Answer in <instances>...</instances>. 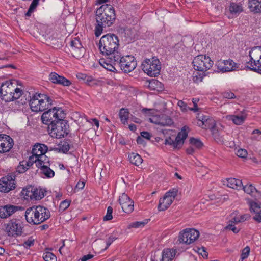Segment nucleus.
<instances>
[{"instance_id": "62", "label": "nucleus", "mask_w": 261, "mask_h": 261, "mask_svg": "<svg viewBox=\"0 0 261 261\" xmlns=\"http://www.w3.org/2000/svg\"><path fill=\"white\" fill-rule=\"evenodd\" d=\"M140 135H141V137H142V138H144L147 140L150 139L151 135H150V133L148 132H145V131L142 132H141Z\"/></svg>"}, {"instance_id": "5", "label": "nucleus", "mask_w": 261, "mask_h": 261, "mask_svg": "<svg viewBox=\"0 0 261 261\" xmlns=\"http://www.w3.org/2000/svg\"><path fill=\"white\" fill-rule=\"evenodd\" d=\"M112 63L115 65L124 70L126 73H128L133 71L136 67L137 63L134 61V58L131 56H126L125 57H121V55L117 53L116 55H114L113 58H111Z\"/></svg>"}, {"instance_id": "39", "label": "nucleus", "mask_w": 261, "mask_h": 261, "mask_svg": "<svg viewBox=\"0 0 261 261\" xmlns=\"http://www.w3.org/2000/svg\"><path fill=\"white\" fill-rule=\"evenodd\" d=\"M124 37L126 41L128 42L132 41L134 39V33L133 30L130 28H126L124 29L123 32Z\"/></svg>"}, {"instance_id": "15", "label": "nucleus", "mask_w": 261, "mask_h": 261, "mask_svg": "<svg viewBox=\"0 0 261 261\" xmlns=\"http://www.w3.org/2000/svg\"><path fill=\"white\" fill-rule=\"evenodd\" d=\"M218 69L222 72H229L237 69V64L231 59L219 61L216 63Z\"/></svg>"}, {"instance_id": "53", "label": "nucleus", "mask_w": 261, "mask_h": 261, "mask_svg": "<svg viewBox=\"0 0 261 261\" xmlns=\"http://www.w3.org/2000/svg\"><path fill=\"white\" fill-rule=\"evenodd\" d=\"M172 137H174L173 136H169V137L165 139V144L166 145H169L172 146L174 148L175 146V142H174V138H172Z\"/></svg>"}, {"instance_id": "41", "label": "nucleus", "mask_w": 261, "mask_h": 261, "mask_svg": "<svg viewBox=\"0 0 261 261\" xmlns=\"http://www.w3.org/2000/svg\"><path fill=\"white\" fill-rule=\"evenodd\" d=\"M33 196L32 197V200H40L44 197V194L42 189H38L37 188H34V190L33 191Z\"/></svg>"}, {"instance_id": "42", "label": "nucleus", "mask_w": 261, "mask_h": 261, "mask_svg": "<svg viewBox=\"0 0 261 261\" xmlns=\"http://www.w3.org/2000/svg\"><path fill=\"white\" fill-rule=\"evenodd\" d=\"M41 171V173L47 177H52L55 174L54 171L48 167L47 164Z\"/></svg>"}, {"instance_id": "3", "label": "nucleus", "mask_w": 261, "mask_h": 261, "mask_svg": "<svg viewBox=\"0 0 261 261\" xmlns=\"http://www.w3.org/2000/svg\"><path fill=\"white\" fill-rule=\"evenodd\" d=\"M50 217L49 211L46 207L40 205L33 206L27 209L25 217L30 224L38 225Z\"/></svg>"}, {"instance_id": "6", "label": "nucleus", "mask_w": 261, "mask_h": 261, "mask_svg": "<svg viewBox=\"0 0 261 261\" xmlns=\"http://www.w3.org/2000/svg\"><path fill=\"white\" fill-rule=\"evenodd\" d=\"M65 113L61 108L54 107L44 112L41 116V120L43 124L48 125V129L60 118H65Z\"/></svg>"}, {"instance_id": "25", "label": "nucleus", "mask_w": 261, "mask_h": 261, "mask_svg": "<svg viewBox=\"0 0 261 261\" xmlns=\"http://www.w3.org/2000/svg\"><path fill=\"white\" fill-rule=\"evenodd\" d=\"M248 7L251 12L254 13L261 12V1L249 0Z\"/></svg>"}, {"instance_id": "46", "label": "nucleus", "mask_w": 261, "mask_h": 261, "mask_svg": "<svg viewBox=\"0 0 261 261\" xmlns=\"http://www.w3.org/2000/svg\"><path fill=\"white\" fill-rule=\"evenodd\" d=\"M189 141L191 144L194 145L197 148H200L203 146V143L199 139L191 138Z\"/></svg>"}, {"instance_id": "7", "label": "nucleus", "mask_w": 261, "mask_h": 261, "mask_svg": "<svg viewBox=\"0 0 261 261\" xmlns=\"http://www.w3.org/2000/svg\"><path fill=\"white\" fill-rule=\"evenodd\" d=\"M141 66L144 72L150 76H157L160 73L161 64L156 57L144 60Z\"/></svg>"}, {"instance_id": "63", "label": "nucleus", "mask_w": 261, "mask_h": 261, "mask_svg": "<svg viewBox=\"0 0 261 261\" xmlns=\"http://www.w3.org/2000/svg\"><path fill=\"white\" fill-rule=\"evenodd\" d=\"M198 252L199 254H201L204 258L207 257L208 254L205 250L204 248L202 247V248H199Z\"/></svg>"}, {"instance_id": "64", "label": "nucleus", "mask_w": 261, "mask_h": 261, "mask_svg": "<svg viewBox=\"0 0 261 261\" xmlns=\"http://www.w3.org/2000/svg\"><path fill=\"white\" fill-rule=\"evenodd\" d=\"M39 0H33L29 7L31 9L35 10L39 4Z\"/></svg>"}, {"instance_id": "58", "label": "nucleus", "mask_w": 261, "mask_h": 261, "mask_svg": "<svg viewBox=\"0 0 261 261\" xmlns=\"http://www.w3.org/2000/svg\"><path fill=\"white\" fill-rule=\"evenodd\" d=\"M27 170V167L25 166V165L24 164H21V163L17 168V171L19 173H24Z\"/></svg>"}, {"instance_id": "56", "label": "nucleus", "mask_w": 261, "mask_h": 261, "mask_svg": "<svg viewBox=\"0 0 261 261\" xmlns=\"http://www.w3.org/2000/svg\"><path fill=\"white\" fill-rule=\"evenodd\" d=\"M117 239V238L115 236H113V235H111L109 237L108 239L106 241L107 246L105 248V250H106L108 247L110 246V245L112 243L113 241L116 240Z\"/></svg>"}, {"instance_id": "60", "label": "nucleus", "mask_w": 261, "mask_h": 261, "mask_svg": "<svg viewBox=\"0 0 261 261\" xmlns=\"http://www.w3.org/2000/svg\"><path fill=\"white\" fill-rule=\"evenodd\" d=\"M250 215L248 214H244L241 216H239L240 222H244L246 220H248L250 218Z\"/></svg>"}, {"instance_id": "4", "label": "nucleus", "mask_w": 261, "mask_h": 261, "mask_svg": "<svg viewBox=\"0 0 261 261\" xmlns=\"http://www.w3.org/2000/svg\"><path fill=\"white\" fill-rule=\"evenodd\" d=\"M16 81L10 80L1 84L0 96L3 100L5 102L14 101L19 98L22 95V90L16 87Z\"/></svg>"}, {"instance_id": "35", "label": "nucleus", "mask_w": 261, "mask_h": 261, "mask_svg": "<svg viewBox=\"0 0 261 261\" xmlns=\"http://www.w3.org/2000/svg\"><path fill=\"white\" fill-rule=\"evenodd\" d=\"M129 159L133 164L137 166L140 165L143 161V160L140 155L134 153H132L129 155Z\"/></svg>"}, {"instance_id": "12", "label": "nucleus", "mask_w": 261, "mask_h": 261, "mask_svg": "<svg viewBox=\"0 0 261 261\" xmlns=\"http://www.w3.org/2000/svg\"><path fill=\"white\" fill-rule=\"evenodd\" d=\"M22 223L19 220L12 219L7 224L6 231L9 236H18L23 231Z\"/></svg>"}, {"instance_id": "18", "label": "nucleus", "mask_w": 261, "mask_h": 261, "mask_svg": "<svg viewBox=\"0 0 261 261\" xmlns=\"http://www.w3.org/2000/svg\"><path fill=\"white\" fill-rule=\"evenodd\" d=\"M49 80L54 84H59L63 86H69L72 84L70 80L54 72L50 73Z\"/></svg>"}, {"instance_id": "21", "label": "nucleus", "mask_w": 261, "mask_h": 261, "mask_svg": "<svg viewBox=\"0 0 261 261\" xmlns=\"http://www.w3.org/2000/svg\"><path fill=\"white\" fill-rule=\"evenodd\" d=\"M38 96L41 98L39 105L40 107V111H43L48 109L53 105V100L47 95L38 94Z\"/></svg>"}, {"instance_id": "50", "label": "nucleus", "mask_w": 261, "mask_h": 261, "mask_svg": "<svg viewBox=\"0 0 261 261\" xmlns=\"http://www.w3.org/2000/svg\"><path fill=\"white\" fill-rule=\"evenodd\" d=\"M250 248L248 246L246 247L243 249L241 255V258L242 260L248 257L250 253Z\"/></svg>"}, {"instance_id": "27", "label": "nucleus", "mask_w": 261, "mask_h": 261, "mask_svg": "<svg viewBox=\"0 0 261 261\" xmlns=\"http://www.w3.org/2000/svg\"><path fill=\"white\" fill-rule=\"evenodd\" d=\"M260 60V59H258V60L256 59L250 60L247 63V65L245 66V67L255 72L261 73V71H258L257 70H255V68L257 69V68H259L260 65H261Z\"/></svg>"}, {"instance_id": "61", "label": "nucleus", "mask_w": 261, "mask_h": 261, "mask_svg": "<svg viewBox=\"0 0 261 261\" xmlns=\"http://www.w3.org/2000/svg\"><path fill=\"white\" fill-rule=\"evenodd\" d=\"M177 105L179 107H180L182 111H186L187 110V105L183 101L179 100Z\"/></svg>"}, {"instance_id": "8", "label": "nucleus", "mask_w": 261, "mask_h": 261, "mask_svg": "<svg viewBox=\"0 0 261 261\" xmlns=\"http://www.w3.org/2000/svg\"><path fill=\"white\" fill-rule=\"evenodd\" d=\"M64 118H60L50 127V134L53 137L61 138L66 136L69 132V125Z\"/></svg>"}, {"instance_id": "38", "label": "nucleus", "mask_w": 261, "mask_h": 261, "mask_svg": "<svg viewBox=\"0 0 261 261\" xmlns=\"http://www.w3.org/2000/svg\"><path fill=\"white\" fill-rule=\"evenodd\" d=\"M43 158H45V160H46V156L35 157V160L36 166L40 168L41 170L46 165V162L43 160Z\"/></svg>"}, {"instance_id": "49", "label": "nucleus", "mask_w": 261, "mask_h": 261, "mask_svg": "<svg viewBox=\"0 0 261 261\" xmlns=\"http://www.w3.org/2000/svg\"><path fill=\"white\" fill-rule=\"evenodd\" d=\"M70 201L65 200L61 202L59 206V211L63 212L70 205Z\"/></svg>"}, {"instance_id": "44", "label": "nucleus", "mask_w": 261, "mask_h": 261, "mask_svg": "<svg viewBox=\"0 0 261 261\" xmlns=\"http://www.w3.org/2000/svg\"><path fill=\"white\" fill-rule=\"evenodd\" d=\"M43 258L45 261H57L56 256L53 253L49 252L43 254Z\"/></svg>"}, {"instance_id": "51", "label": "nucleus", "mask_w": 261, "mask_h": 261, "mask_svg": "<svg viewBox=\"0 0 261 261\" xmlns=\"http://www.w3.org/2000/svg\"><path fill=\"white\" fill-rule=\"evenodd\" d=\"M247 151L246 150L244 149H240L237 150L236 152V155L242 158H245L247 155Z\"/></svg>"}, {"instance_id": "45", "label": "nucleus", "mask_w": 261, "mask_h": 261, "mask_svg": "<svg viewBox=\"0 0 261 261\" xmlns=\"http://www.w3.org/2000/svg\"><path fill=\"white\" fill-rule=\"evenodd\" d=\"M215 121L212 118L210 117L207 119L206 121H204L203 126L202 127L205 129H210L213 126H215Z\"/></svg>"}, {"instance_id": "30", "label": "nucleus", "mask_w": 261, "mask_h": 261, "mask_svg": "<svg viewBox=\"0 0 261 261\" xmlns=\"http://www.w3.org/2000/svg\"><path fill=\"white\" fill-rule=\"evenodd\" d=\"M250 60L261 59V47L255 46L251 49L249 54Z\"/></svg>"}, {"instance_id": "10", "label": "nucleus", "mask_w": 261, "mask_h": 261, "mask_svg": "<svg viewBox=\"0 0 261 261\" xmlns=\"http://www.w3.org/2000/svg\"><path fill=\"white\" fill-rule=\"evenodd\" d=\"M178 189L173 188L167 192L164 196L160 199L158 205V210L159 211H164L167 209L169 206L172 203L175 197L177 196Z\"/></svg>"}, {"instance_id": "11", "label": "nucleus", "mask_w": 261, "mask_h": 261, "mask_svg": "<svg viewBox=\"0 0 261 261\" xmlns=\"http://www.w3.org/2000/svg\"><path fill=\"white\" fill-rule=\"evenodd\" d=\"M199 236V232L194 228H187L180 232L178 241L179 243L190 244Z\"/></svg>"}, {"instance_id": "52", "label": "nucleus", "mask_w": 261, "mask_h": 261, "mask_svg": "<svg viewBox=\"0 0 261 261\" xmlns=\"http://www.w3.org/2000/svg\"><path fill=\"white\" fill-rule=\"evenodd\" d=\"M34 239L32 237H30L29 239L25 241L23 244V246L26 248H29L31 246L34 245Z\"/></svg>"}, {"instance_id": "19", "label": "nucleus", "mask_w": 261, "mask_h": 261, "mask_svg": "<svg viewBox=\"0 0 261 261\" xmlns=\"http://www.w3.org/2000/svg\"><path fill=\"white\" fill-rule=\"evenodd\" d=\"M22 209V207L20 206L10 204L5 205L0 207V217L1 218H6L17 211Z\"/></svg>"}, {"instance_id": "37", "label": "nucleus", "mask_w": 261, "mask_h": 261, "mask_svg": "<svg viewBox=\"0 0 261 261\" xmlns=\"http://www.w3.org/2000/svg\"><path fill=\"white\" fill-rule=\"evenodd\" d=\"M121 121L124 124L127 122L129 117V112L127 109L122 108L120 110L119 113Z\"/></svg>"}, {"instance_id": "54", "label": "nucleus", "mask_w": 261, "mask_h": 261, "mask_svg": "<svg viewBox=\"0 0 261 261\" xmlns=\"http://www.w3.org/2000/svg\"><path fill=\"white\" fill-rule=\"evenodd\" d=\"M160 119V115L152 116L151 118H150L149 119V120L150 122H151L152 123L160 125V124H159V122L160 121V120H159Z\"/></svg>"}, {"instance_id": "32", "label": "nucleus", "mask_w": 261, "mask_h": 261, "mask_svg": "<svg viewBox=\"0 0 261 261\" xmlns=\"http://www.w3.org/2000/svg\"><path fill=\"white\" fill-rule=\"evenodd\" d=\"M160 120L159 122L160 125L161 126H170L173 124V120L168 116L165 114L160 115Z\"/></svg>"}, {"instance_id": "34", "label": "nucleus", "mask_w": 261, "mask_h": 261, "mask_svg": "<svg viewBox=\"0 0 261 261\" xmlns=\"http://www.w3.org/2000/svg\"><path fill=\"white\" fill-rule=\"evenodd\" d=\"M34 190V187L31 186H28L25 188H23L21 191L22 195L24 196V199L32 200L33 196V191Z\"/></svg>"}, {"instance_id": "17", "label": "nucleus", "mask_w": 261, "mask_h": 261, "mask_svg": "<svg viewBox=\"0 0 261 261\" xmlns=\"http://www.w3.org/2000/svg\"><path fill=\"white\" fill-rule=\"evenodd\" d=\"M249 210L254 214L253 219L258 223L261 222V203L254 201L252 200L248 201Z\"/></svg>"}, {"instance_id": "40", "label": "nucleus", "mask_w": 261, "mask_h": 261, "mask_svg": "<svg viewBox=\"0 0 261 261\" xmlns=\"http://www.w3.org/2000/svg\"><path fill=\"white\" fill-rule=\"evenodd\" d=\"M229 10L232 14L239 13L243 11L241 5L235 3H231Z\"/></svg>"}, {"instance_id": "26", "label": "nucleus", "mask_w": 261, "mask_h": 261, "mask_svg": "<svg viewBox=\"0 0 261 261\" xmlns=\"http://www.w3.org/2000/svg\"><path fill=\"white\" fill-rule=\"evenodd\" d=\"M227 186L232 189L239 190L242 189L243 184L242 181L239 179L230 178L227 180Z\"/></svg>"}, {"instance_id": "13", "label": "nucleus", "mask_w": 261, "mask_h": 261, "mask_svg": "<svg viewBox=\"0 0 261 261\" xmlns=\"http://www.w3.org/2000/svg\"><path fill=\"white\" fill-rule=\"evenodd\" d=\"M16 176L14 174L8 175L2 178V183L0 184V191L7 193L15 188V182Z\"/></svg>"}, {"instance_id": "55", "label": "nucleus", "mask_w": 261, "mask_h": 261, "mask_svg": "<svg viewBox=\"0 0 261 261\" xmlns=\"http://www.w3.org/2000/svg\"><path fill=\"white\" fill-rule=\"evenodd\" d=\"M226 229H229L232 230L234 233H237L239 232L240 229L237 228L234 224L229 223L227 226L225 227Z\"/></svg>"}, {"instance_id": "48", "label": "nucleus", "mask_w": 261, "mask_h": 261, "mask_svg": "<svg viewBox=\"0 0 261 261\" xmlns=\"http://www.w3.org/2000/svg\"><path fill=\"white\" fill-rule=\"evenodd\" d=\"M112 213L113 208L111 206H109L107 208V214L103 218V220L106 221L112 220L113 218Z\"/></svg>"}, {"instance_id": "33", "label": "nucleus", "mask_w": 261, "mask_h": 261, "mask_svg": "<svg viewBox=\"0 0 261 261\" xmlns=\"http://www.w3.org/2000/svg\"><path fill=\"white\" fill-rule=\"evenodd\" d=\"M109 61H108L110 63H108L107 61L101 60L99 61V64L103 66V68L106 69L107 70L110 71H114L116 70L115 66L113 63L112 62L111 58H113V56H109Z\"/></svg>"}, {"instance_id": "16", "label": "nucleus", "mask_w": 261, "mask_h": 261, "mask_svg": "<svg viewBox=\"0 0 261 261\" xmlns=\"http://www.w3.org/2000/svg\"><path fill=\"white\" fill-rule=\"evenodd\" d=\"M13 146V140L7 135H0V153L10 151Z\"/></svg>"}, {"instance_id": "1", "label": "nucleus", "mask_w": 261, "mask_h": 261, "mask_svg": "<svg viewBox=\"0 0 261 261\" xmlns=\"http://www.w3.org/2000/svg\"><path fill=\"white\" fill-rule=\"evenodd\" d=\"M96 24L95 28V35L99 37L102 33L103 28L112 25L116 19V14L114 8L110 5L101 6L95 12Z\"/></svg>"}, {"instance_id": "28", "label": "nucleus", "mask_w": 261, "mask_h": 261, "mask_svg": "<svg viewBox=\"0 0 261 261\" xmlns=\"http://www.w3.org/2000/svg\"><path fill=\"white\" fill-rule=\"evenodd\" d=\"M176 254L175 250L173 249H164L162 253V261H172Z\"/></svg>"}, {"instance_id": "57", "label": "nucleus", "mask_w": 261, "mask_h": 261, "mask_svg": "<svg viewBox=\"0 0 261 261\" xmlns=\"http://www.w3.org/2000/svg\"><path fill=\"white\" fill-rule=\"evenodd\" d=\"M75 42H76L77 44L78 43V42H79V43H81L80 41L79 40V39H77L76 38H74L73 40H72L70 41V50H72L73 48H76V47H79V45L76 46L75 45Z\"/></svg>"}, {"instance_id": "24", "label": "nucleus", "mask_w": 261, "mask_h": 261, "mask_svg": "<svg viewBox=\"0 0 261 261\" xmlns=\"http://www.w3.org/2000/svg\"><path fill=\"white\" fill-rule=\"evenodd\" d=\"M37 93H36L34 95L30 100V106L32 111L34 112H39L40 110V101L41 100V98L38 96Z\"/></svg>"}, {"instance_id": "14", "label": "nucleus", "mask_w": 261, "mask_h": 261, "mask_svg": "<svg viewBox=\"0 0 261 261\" xmlns=\"http://www.w3.org/2000/svg\"><path fill=\"white\" fill-rule=\"evenodd\" d=\"M119 201L124 212L129 214L134 210V202L125 193L122 194Z\"/></svg>"}, {"instance_id": "43", "label": "nucleus", "mask_w": 261, "mask_h": 261, "mask_svg": "<svg viewBox=\"0 0 261 261\" xmlns=\"http://www.w3.org/2000/svg\"><path fill=\"white\" fill-rule=\"evenodd\" d=\"M147 223L146 221H136L130 223L127 228L128 229L132 228H142Z\"/></svg>"}, {"instance_id": "9", "label": "nucleus", "mask_w": 261, "mask_h": 261, "mask_svg": "<svg viewBox=\"0 0 261 261\" xmlns=\"http://www.w3.org/2000/svg\"><path fill=\"white\" fill-rule=\"evenodd\" d=\"M192 63L196 70L205 71L210 69L213 65V61L208 56L200 55L196 56L193 60Z\"/></svg>"}, {"instance_id": "59", "label": "nucleus", "mask_w": 261, "mask_h": 261, "mask_svg": "<svg viewBox=\"0 0 261 261\" xmlns=\"http://www.w3.org/2000/svg\"><path fill=\"white\" fill-rule=\"evenodd\" d=\"M223 97L228 99H233L235 98V95L233 93L229 92H225L223 93Z\"/></svg>"}, {"instance_id": "20", "label": "nucleus", "mask_w": 261, "mask_h": 261, "mask_svg": "<svg viewBox=\"0 0 261 261\" xmlns=\"http://www.w3.org/2000/svg\"><path fill=\"white\" fill-rule=\"evenodd\" d=\"M189 127L187 126H184L181 129V131L178 133L177 136L174 139L175 146L174 148H179L181 145L184 143V140L186 139L188 136V131Z\"/></svg>"}, {"instance_id": "29", "label": "nucleus", "mask_w": 261, "mask_h": 261, "mask_svg": "<svg viewBox=\"0 0 261 261\" xmlns=\"http://www.w3.org/2000/svg\"><path fill=\"white\" fill-rule=\"evenodd\" d=\"M75 45L76 46L79 45V47H76V48H73L72 50H70V51L73 57H75L76 58H81L83 57L85 53V49L83 47L81 43H78L77 44V43L75 42Z\"/></svg>"}, {"instance_id": "31", "label": "nucleus", "mask_w": 261, "mask_h": 261, "mask_svg": "<svg viewBox=\"0 0 261 261\" xmlns=\"http://www.w3.org/2000/svg\"><path fill=\"white\" fill-rule=\"evenodd\" d=\"M228 117L229 119L232 120L235 124L239 125L244 123L246 118V115L242 114L241 115H229Z\"/></svg>"}, {"instance_id": "2", "label": "nucleus", "mask_w": 261, "mask_h": 261, "mask_svg": "<svg viewBox=\"0 0 261 261\" xmlns=\"http://www.w3.org/2000/svg\"><path fill=\"white\" fill-rule=\"evenodd\" d=\"M119 46V40L114 34L108 33L103 35L98 43L99 49L103 55H116Z\"/></svg>"}, {"instance_id": "47", "label": "nucleus", "mask_w": 261, "mask_h": 261, "mask_svg": "<svg viewBox=\"0 0 261 261\" xmlns=\"http://www.w3.org/2000/svg\"><path fill=\"white\" fill-rule=\"evenodd\" d=\"M209 118H210V117L208 116L199 115L197 117L198 125L200 127H203L204 121H206Z\"/></svg>"}, {"instance_id": "23", "label": "nucleus", "mask_w": 261, "mask_h": 261, "mask_svg": "<svg viewBox=\"0 0 261 261\" xmlns=\"http://www.w3.org/2000/svg\"><path fill=\"white\" fill-rule=\"evenodd\" d=\"M244 192L255 199L259 198L261 196V193L259 192L252 184H247L243 185L242 188Z\"/></svg>"}, {"instance_id": "36", "label": "nucleus", "mask_w": 261, "mask_h": 261, "mask_svg": "<svg viewBox=\"0 0 261 261\" xmlns=\"http://www.w3.org/2000/svg\"><path fill=\"white\" fill-rule=\"evenodd\" d=\"M59 148H55L54 149H50V150H54L56 151H62L63 153H66L69 150L70 145L67 141L61 142L59 144Z\"/></svg>"}, {"instance_id": "22", "label": "nucleus", "mask_w": 261, "mask_h": 261, "mask_svg": "<svg viewBox=\"0 0 261 261\" xmlns=\"http://www.w3.org/2000/svg\"><path fill=\"white\" fill-rule=\"evenodd\" d=\"M47 147L45 145L36 143L32 148V153L36 157L44 156L43 155L47 152Z\"/></svg>"}]
</instances>
